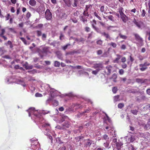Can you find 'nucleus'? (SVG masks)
<instances>
[{
    "label": "nucleus",
    "instance_id": "nucleus-34",
    "mask_svg": "<svg viewBox=\"0 0 150 150\" xmlns=\"http://www.w3.org/2000/svg\"><path fill=\"white\" fill-rule=\"evenodd\" d=\"M94 16H95L99 20H101V18L98 15V14L96 12H95L94 13Z\"/></svg>",
    "mask_w": 150,
    "mask_h": 150
},
{
    "label": "nucleus",
    "instance_id": "nucleus-48",
    "mask_svg": "<svg viewBox=\"0 0 150 150\" xmlns=\"http://www.w3.org/2000/svg\"><path fill=\"white\" fill-rule=\"evenodd\" d=\"M126 60V58L125 57H123L121 59V62L123 63H124Z\"/></svg>",
    "mask_w": 150,
    "mask_h": 150
},
{
    "label": "nucleus",
    "instance_id": "nucleus-55",
    "mask_svg": "<svg viewBox=\"0 0 150 150\" xmlns=\"http://www.w3.org/2000/svg\"><path fill=\"white\" fill-rule=\"evenodd\" d=\"M146 14V12L144 10H142V16L143 17H144L145 16Z\"/></svg>",
    "mask_w": 150,
    "mask_h": 150
},
{
    "label": "nucleus",
    "instance_id": "nucleus-41",
    "mask_svg": "<svg viewBox=\"0 0 150 150\" xmlns=\"http://www.w3.org/2000/svg\"><path fill=\"white\" fill-rule=\"evenodd\" d=\"M123 144H122L121 143H118L117 144L115 145L118 148H120L122 146Z\"/></svg>",
    "mask_w": 150,
    "mask_h": 150
},
{
    "label": "nucleus",
    "instance_id": "nucleus-40",
    "mask_svg": "<svg viewBox=\"0 0 150 150\" xmlns=\"http://www.w3.org/2000/svg\"><path fill=\"white\" fill-rule=\"evenodd\" d=\"M100 71L99 70H97L96 69L95 70L93 71L92 73L93 74H94V75H96L97 74V73L98 72Z\"/></svg>",
    "mask_w": 150,
    "mask_h": 150
},
{
    "label": "nucleus",
    "instance_id": "nucleus-28",
    "mask_svg": "<svg viewBox=\"0 0 150 150\" xmlns=\"http://www.w3.org/2000/svg\"><path fill=\"white\" fill-rule=\"evenodd\" d=\"M60 63L57 61H55L54 62V66L55 67H59L60 66Z\"/></svg>",
    "mask_w": 150,
    "mask_h": 150
},
{
    "label": "nucleus",
    "instance_id": "nucleus-46",
    "mask_svg": "<svg viewBox=\"0 0 150 150\" xmlns=\"http://www.w3.org/2000/svg\"><path fill=\"white\" fill-rule=\"evenodd\" d=\"M124 70L123 69H119V73L120 75H122L124 74Z\"/></svg>",
    "mask_w": 150,
    "mask_h": 150
},
{
    "label": "nucleus",
    "instance_id": "nucleus-4",
    "mask_svg": "<svg viewBox=\"0 0 150 150\" xmlns=\"http://www.w3.org/2000/svg\"><path fill=\"white\" fill-rule=\"evenodd\" d=\"M134 35L136 39L139 42V45L140 46L143 45V40L142 38L137 34H135Z\"/></svg>",
    "mask_w": 150,
    "mask_h": 150
},
{
    "label": "nucleus",
    "instance_id": "nucleus-50",
    "mask_svg": "<svg viewBox=\"0 0 150 150\" xmlns=\"http://www.w3.org/2000/svg\"><path fill=\"white\" fill-rule=\"evenodd\" d=\"M120 59V58L119 57H117L115 59H114L113 60V62L114 63H118V60Z\"/></svg>",
    "mask_w": 150,
    "mask_h": 150
},
{
    "label": "nucleus",
    "instance_id": "nucleus-27",
    "mask_svg": "<svg viewBox=\"0 0 150 150\" xmlns=\"http://www.w3.org/2000/svg\"><path fill=\"white\" fill-rule=\"evenodd\" d=\"M133 22H134V24H135L139 28H140L141 27V26H140V23L139 22H137L135 20H134V21Z\"/></svg>",
    "mask_w": 150,
    "mask_h": 150
},
{
    "label": "nucleus",
    "instance_id": "nucleus-24",
    "mask_svg": "<svg viewBox=\"0 0 150 150\" xmlns=\"http://www.w3.org/2000/svg\"><path fill=\"white\" fill-rule=\"evenodd\" d=\"M136 82L138 83H143L144 82V81L142 79L137 78L136 79Z\"/></svg>",
    "mask_w": 150,
    "mask_h": 150
},
{
    "label": "nucleus",
    "instance_id": "nucleus-20",
    "mask_svg": "<svg viewBox=\"0 0 150 150\" xmlns=\"http://www.w3.org/2000/svg\"><path fill=\"white\" fill-rule=\"evenodd\" d=\"M83 138L84 137L83 136H79L76 138V139L78 142L81 141H82Z\"/></svg>",
    "mask_w": 150,
    "mask_h": 150
},
{
    "label": "nucleus",
    "instance_id": "nucleus-11",
    "mask_svg": "<svg viewBox=\"0 0 150 150\" xmlns=\"http://www.w3.org/2000/svg\"><path fill=\"white\" fill-rule=\"evenodd\" d=\"M50 47H44L42 48V52L44 53H50Z\"/></svg>",
    "mask_w": 150,
    "mask_h": 150
},
{
    "label": "nucleus",
    "instance_id": "nucleus-16",
    "mask_svg": "<svg viewBox=\"0 0 150 150\" xmlns=\"http://www.w3.org/2000/svg\"><path fill=\"white\" fill-rule=\"evenodd\" d=\"M102 35L105 36L107 38L109 39L110 40H111V38L108 34L106 33L105 32H103L102 33Z\"/></svg>",
    "mask_w": 150,
    "mask_h": 150
},
{
    "label": "nucleus",
    "instance_id": "nucleus-13",
    "mask_svg": "<svg viewBox=\"0 0 150 150\" xmlns=\"http://www.w3.org/2000/svg\"><path fill=\"white\" fill-rule=\"evenodd\" d=\"M23 67L26 69H32L33 68L32 65H29L28 64H26L23 65Z\"/></svg>",
    "mask_w": 150,
    "mask_h": 150
},
{
    "label": "nucleus",
    "instance_id": "nucleus-21",
    "mask_svg": "<svg viewBox=\"0 0 150 150\" xmlns=\"http://www.w3.org/2000/svg\"><path fill=\"white\" fill-rule=\"evenodd\" d=\"M103 139H104L106 140V141H108V140L109 139V137H108V135L106 134H105L103 136Z\"/></svg>",
    "mask_w": 150,
    "mask_h": 150
},
{
    "label": "nucleus",
    "instance_id": "nucleus-15",
    "mask_svg": "<svg viewBox=\"0 0 150 150\" xmlns=\"http://www.w3.org/2000/svg\"><path fill=\"white\" fill-rule=\"evenodd\" d=\"M6 52V50L4 49V48L3 47H0V54L1 56L3 55L5 52Z\"/></svg>",
    "mask_w": 150,
    "mask_h": 150
},
{
    "label": "nucleus",
    "instance_id": "nucleus-44",
    "mask_svg": "<svg viewBox=\"0 0 150 150\" xmlns=\"http://www.w3.org/2000/svg\"><path fill=\"white\" fill-rule=\"evenodd\" d=\"M115 26H108L107 27V29L108 30H111L113 28H115Z\"/></svg>",
    "mask_w": 150,
    "mask_h": 150
},
{
    "label": "nucleus",
    "instance_id": "nucleus-54",
    "mask_svg": "<svg viewBox=\"0 0 150 150\" xmlns=\"http://www.w3.org/2000/svg\"><path fill=\"white\" fill-rule=\"evenodd\" d=\"M2 58H6L7 59H10L11 58L9 56V55H6L2 57Z\"/></svg>",
    "mask_w": 150,
    "mask_h": 150
},
{
    "label": "nucleus",
    "instance_id": "nucleus-8",
    "mask_svg": "<svg viewBox=\"0 0 150 150\" xmlns=\"http://www.w3.org/2000/svg\"><path fill=\"white\" fill-rule=\"evenodd\" d=\"M53 93H51V98H50L48 99V100H52V103L55 106H57L59 105L58 102L55 100H53V99L54 98V95H52Z\"/></svg>",
    "mask_w": 150,
    "mask_h": 150
},
{
    "label": "nucleus",
    "instance_id": "nucleus-56",
    "mask_svg": "<svg viewBox=\"0 0 150 150\" xmlns=\"http://www.w3.org/2000/svg\"><path fill=\"white\" fill-rule=\"evenodd\" d=\"M21 39L24 42L25 44H26V41L25 39L23 38H21Z\"/></svg>",
    "mask_w": 150,
    "mask_h": 150
},
{
    "label": "nucleus",
    "instance_id": "nucleus-30",
    "mask_svg": "<svg viewBox=\"0 0 150 150\" xmlns=\"http://www.w3.org/2000/svg\"><path fill=\"white\" fill-rule=\"evenodd\" d=\"M31 15L30 13L28 11L26 14V17L28 19L31 17Z\"/></svg>",
    "mask_w": 150,
    "mask_h": 150
},
{
    "label": "nucleus",
    "instance_id": "nucleus-47",
    "mask_svg": "<svg viewBox=\"0 0 150 150\" xmlns=\"http://www.w3.org/2000/svg\"><path fill=\"white\" fill-rule=\"evenodd\" d=\"M85 30L86 32H88L90 31L91 29L90 28L87 27L85 28Z\"/></svg>",
    "mask_w": 150,
    "mask_h": 150
},
{
    "label": "nucleus",
    "instance_id": "nucleus-49",
    "mask_svg": "<svg viewBox=\"0 0 150 150\" xmlns=\"http://www.w3.org/2000/svg\"><path fill=\"white\" fill-rule=\"evenodd\" d=\"M37 36L38 37L40 36L42 34V32L40 31L37 30Z\"/></svg>",
    "mask_w": 150,
    "mask_h": 150
},
{
    "label": "nucleus",
    "instance_id": "nucleus-31",
    "mask_svg": "<svg viewBox=\"0 0 150 150\" xmlns=\"http://www.w3.org/2000/svg\"><path fill=\"white\" fill-rule=\"evenodd\" d=\"M143 108L144 110L149 109L150 110V104L146 105L144 106Z\"/></svg>",
    "mask_w": 150,
    "mask_h": 150
},
{
    "label": "nucleus",
    "instance_id": "nucleus-53",
    "mask_svg": "<svg viewBox=\"0 0 150 150\" xmlns=\"http://www.w3.org/2000/svg\"><path fill=\"white\" fill-rule=\"evenodd\" d=\"M121 66L123 68L125 69L127 67V65L126 64L123 63L122 64Z\"/></svg>",
    "mask_w": 150,
    "mask_h": 150
},
{
    "label": "nucleus",
    "instance_id": "nucleus-57",
    "mask_svg": "<svg viewBox=\"0 0 150 150\" xmlns=\"http://www.w3.org/2000/svg\"><path fill=\"white\" fill-rule=\"evenodd\" d=\"M149 127V125L147 124L145 125L144 126V128L145 129H148L150 128V127Z\"/></svg>",
    "mask_w": 150,
    "mask_h": 150
},
{
    "label": "nucleus",
    "instance_id": "nucleus-2",
    "mask_svg": "<svg viewBox=\"0 0 150 150\" xmlns=\"http://www.w3.org/2000/svg\"><path fill=\"white\" fill-rule=\"evenodd\" d=\"M150 64L147 62H145L144 64L139 65L140 69L142 71H145L147 68V67Z\"/></svg>",
    "mask_w": 150,
    "mask_h": 150
},
{
    "label": "nucleus",
    "instance_id": "nucleus-38",
    "mask_svg": "<svg viewBox=\"0 0 150 150\" xmlns=\"http://www.w3.org/2000/svg\"><path fill=\"white\" fill-rule=\"evenodd\" d=\"M124 106V104L123 103H120L118 105V107L120 108H122Z\"/></svg>",
    "mask_w": 150,
    "mask_h": 150
},
{
    "label": "nucleus",
    "instance_id": "nucleus-7",
    "mask_svg": "<svg viewBox=\"0 0 150 150\" xmlns=\"http://www.w3.org/2000/svg\"><path fill=\"white\" fill-rule=\"evenodd\" d=\"M70 126L69 123L67 121H66L62 125V126L61 127L60 129H66V128H69Z\"/></svg>",
    "mask_w": 150,
    "mask_h": 150
},
{
    "label": "nucleus",
    "instance_id": "nucleus-23",
    "mask_svg": "<svg viewBox=\"0 0 150 150\" xmlns=\"http://www.w3.org/2000/svg\"><path fill=\"white\" fill-rule=\"evenodd\" d=\"M131 112L134 115H136L138 112V110L136 109L132 110H131Z\"/></svg>",
    "mask_w": 150,
    "mask_h": 150
},
{
    "label": "nucleus",
    "instance_id": "nucleus-63",
    "mask_svg": "<svg viewBox=\"0 0 150 150\" xmlns=\"http://www.w3.org/2000/svg\"><path fill=\"white\" fill-rule=\"evenodd\" d=\"M100 10L102 12H103L104 11V7L103 6H102L101 7Z\"/></svg>",
    "mask_w": 150,
    "mask_h": 150
},
{
    "label": "nucleus",
    "instance_id": "nucleus-62",
    "mask_svg": "<svg viewBox=\"0 0 150 150\" xmlns=\"http://www.w3.org/2000/svg\"><path fill=\"white\" fill-rule=\"evenodd\" d=\"M102 53V51L101 50H98L97 52V54L98 55H100Z\"/></svg>",
    "mask_w": 150,
    "mask_h": 150
},
{
    "label": "nucleus",
    "instance_id": "nucleus-60",
    "mask_svg": "<svg viewBox=\"0 0 150 150\" xmlns=\"http://www.w3.org/2000/svg\"><path fill=\"white\" fill-rule=\"evenodd\" d=\"M11 11L12 13H14L15 12L14 8L13 7H11Z\"/></svg>",
    "mask_w": 150,
    "mask_h": 150
},
{
    "label": "nucleus",
    "instance_id": "nucleus-61",
    "mask_svg": "<svg viewBox=\"0 0 150 150\" xmlns=\"http://www.w3.org/2000/svg\"><path fill=\"white\" fill-rule=\"evenodd\" d=\"M150 136V134L149 133H147L145 134L144 135V137L145 138H147L148 137H149Z\"/></svg>",
    "mask_w": 150,
    "mask_h": 150
},
{
    "label": "nucleus",
    "instance_id": "nucleus-5",
    "mask_svg": "<svg viewBox=\"0 0 150 150\" xmlns=\"http://www.w3.org/2000/svg\"><path fill=\"white\" fill-rule=\"evenodd\" d=\"M113 67L110 65H108L106 67V69L105 71V73L109 75L111 73L112 69Z\"/></svg>",
    "mask_w": 150,
    "mask_h": 150
},
{
    "label": "nucleus",
    "instance_id": "nucleus-18",
    "mask_svg": "<svg viewBox=\"0 0 150 150\" xmlns=\"http://www.w3.org/2000/svg\"><path fill=\"white\" fill-rule=\"evenodd\" d=\"M119 12L120 15L124 14L123 12L124 11L123 8L122 7H120L118 8Z\"/></svg>",
    "mask_w": 150,
    "mask_h": 150
},
{
    "label": "nucleus",
    "instance_id": "nucleus-22",
    "mask_svg": "<svg viewBox=\"0 0 150 150\" xmlns=\"http://www.w3.org/2000/svg\"><path fill=\"white\" fill-rule=\"evenodd\" d=\"M109 141H106V142L104 143L103 144L104 146H105V147L108 149L110 148V147H109Z\"/></svg>",
    "mask_w": 150,
    "mask_h": 150
},
{
    "label": "nucleus",
    "instance_id": "nucleus-1",
    "mask_svg": "<svg viewBox=\"0 0 150 150\" xmlns=\"http://www.w3.org/2000/svg\"><path fill=\"white\" fill-rule=\"evenodd\" d=\"M45 18L47 20H51L52 18V15L51 12L49 9H47L46 10L45 13Z\"/></svg>",
    "mask_w": 150,
    "mask_h": 150
},
{
    "label": "nucleus",
    "instance_id": "nucleus-43",
    "mask_svg": "<svg viewBox=\"0 0 150 150\" xmlns=\"http://www.w3.org/2000/svg\"><path fill=\"white\" fill-rule=\"evenodd\" d=\"M81 20L84 23H85L87 22V20L86 19L84 18L83 16L82 17Z\"/></svg>",
    "mask_w": 150,
    "mask_h": 150
},
{
    "label": "nucleus",
    "instance_id": "nucleus-51",
    "mask_svg": "<svg viewBox=\"0 0 150 150\" xmlns=\"http://www.w3.org/2000/svg\"><path fill=\"white\" fill-rule=\"evenodd\" d=\"M35 96L36 97H41L42 96V95L40 93H37L35 94Z\"/></svg>",
    "mask_w": 150,
    "mask_h": 150
},
{
    "label": "nucleus",
    "instance_id": "nucleus-58",
    "mask_svg": "<svg viewBox=\"0 0 150 150\" xmlns=\"http://www.w3.org/2000/svg\"><path fill=\"white\" fill-rule=\"evenodd\" d=\"M10 16V14L9 13H8L7 15V16H5L6 18V20H8L9 19V17Z\"/></svg>",
    "mask_w": 150,
    "mask_h": 150
},
{
    "label": "nucleus",
    "instance_id": "nucleus-26",
    "mask_svg": "<svg viewBox=\"0 0 150 150\" xmlns=\"http://www.w3.org/2000/svg\"><path fill=\"white\" fill-rule=\"evenodd\" d=\"M108 18L110 21L114 22V17L112 15H110L107 16Z\"/></svg>",
    "mask_w": 150,
    "mask_h": 150
},
{
    "label": "nucleus",
    "instance_id": "nucleus-52",
    "mask_svg": "<svg viewBox=\"0 0 150 150\" xmlns=\"http://www.w3.org/2000/svg\"><path fill=\"white\" fill-rule=\"evenodd\" d=\"M105 115L106 116V117L105 118V120H108L109 122H110L111 120L110 119L109 117L108 116V115L106 114H105Z\"/></svg>",
    "mask_w": 150,
    "mask_h": 150
},
{
    "label": "nucleus",
    "instance_id": "nucleus-12",
    "mask_svg": "<svg viewBox=\"0 0 150 150\" xmlns=\"http://www.w3.org/2000/svg\"><path fill=\"white\" fill-rule=\"evenodd\" d=\"M29 4L31 6H35L36 4V2L35 0H30Z\"/></svg>",
    "mask_w": 150,
    "mask_h": 150
},
{
    "label": "nucleus",
    "instance_id": "nucleus-32",
    "mask_svg": "<svg viewBox=\"0 0 150 150\" xmlns=\"http://www.w3.org/2000/svg\"><path fill=\"white\" fill-rule=\"evenodd\" d=\"M119 100V96L118 95L114 97V101L115 102L118 101Z\"/></svg>",
    "mask_w": 150,
    "mask_h": 150
},
{
    "label": "nucleus",
    "instance_id": "nucleus-33",
    "mask_svg": "<svg viewBox=\"0 0 150 150\" xmlns=\"http://www.w3.org/2000/svg\"><path fill=\"white\" fill-rule=\"evenodd\" d=\"M109 45H110L112 46L114 48H115L117 46V44H116V43L112 42L109 43Z\"/></svg>",
    "mask_w": 150,
    "mask_h": 150
},
{
    "label": "nucleus",
    "instance_id": "nucleus-59",
    "mask_svg": "<svg viewBox=\"0 0 150 150\" xmlns=\"http://www.w3.org/2000/svg\"><path fill=\"white\" fill-rule=\"evenodd\" d=\"M83 15L85 16H89L88 12L86 11H84L83 12Z\"/></svg>",
    "mask_w": 150,
    "mask_h": 150
},
{
    "label": "nucleus",
    "instance_id": "nucleus-6",
    "mask_svg": "<svg viewBox=\"0 0 150 150\" xmlns=\"http://www.w3.org/2000/svg\"><path fill=\"white\" fill-rule=\"evenodd\" d=\"M105 129H109L108 130V133L110 134V135H113V134L115 135V131L114 130V128L113 127L107 126L105 127Z\"/></svg>",
    "mask_w": 150,
    "mask_h": 150
},
{
    "label": "nucleus",
    "instance_id": "nucleus-42",
    "mask_svg": "<svg viewBox=\"0 0 150 150\" xmlns=\"http://www.w3.org/2000/svg\"><path fill=\"white\" fill-rule=\"evenodd\" d=\"M1 33L0 34V36L4 35L5 32V30L4 29H2L1 30Z\"/></svg>",
    "mask_w": 150,
    "mask_h": 150
},
{
    "label": "nucleus",
    "instance_id": "nucleus-39",
    "mask_svg": "<svg viewBox=\"0 0 150 150\" xmlns=\"http://www.w3.org/2000/svg\"><path fill=\"white\" fill-rule=\"evenodd\" d=\"M112 143H113V144L115 145L116 144H117L118 143V142L117 141V139L114 138L113 139Z\"/></svg>",
    "mask_w": 150,
    "mask_h": 150
},
{
    "label": "nucleus",
    "instance_id": "nucleus-10",
    "mask_svg": "<svg viewBox=\"0 0 150 150\" xmlns=\"http://www.w3.org/2000/svg\"><path fill=\"white\" fill-rule=\"evenodd\" d=\"M120 16L122 21L125 23H126L128 20L127 16L125 14H122L120 15Z\"/></svg>",
    "mask_w": 150,
    "mask_h": 150
},
{
    "label": "nucleus",
    "instance_id": "nucleus-36",
    "mask_svg": "<svg viewBox=\"0 0 150 150\" xmlns=\"http://www.w3.org/2000/svg\"><path fill=\"white\" fill-rule=\"evenodd\" d=\"M117 91V88L116 87H114L112 88V91L113 93H116Z\"/></svg>",
    "mask_w": 150,
    "mask_h": 150
},
{
    "label": "nucleus",
    "instance_id": "nucleus-19",
    "mask_svg": "<svg viewBox=\"0 0 150 150\" xmlns=\"http://www.w3.org/2000/svg\"><path fill=\"white\" fill-rule=\"evenodd\" d=\"M34 109V108H30L28 110H27V111L28 112V115L29 117H30L31 116V114L33 112L32 111Z\"/></svg>",
    "mask_w": 150,
    "mask_h": 150
},
{
    "label": "nucleus",
    "instance_id": "nucleus-45",
    "mask_svg": "<svg viewBox=\"0 0 150 150\" xmlns=\"http://www.w3.org/2000/svg\"><path fill=\"white\" fill-rule=\"evenodd\" d=\"M96 43L98 45H101L103 43V41L101 40H99L97 41Z\"/></svg>",
    "mask_w": 150,
    "mask_h": 150
},
{
    "label": "nucleus",
    "instance_id": "nucleus-14",
    "mask_svg": "<svg viewBox=\"0 0 150 150\" xmlns=\"http://www.w3.org/2000/svg\"><path fill=\"white\" fill-rule=\"evenodd\" d=\"M65 4L69 7L71 6V2L70 0H63Z\"/></svg>",
    "mask_w": 150,
    "mask_h": 150
},
{
    "label": "nucleus",
    "instance_id": "nucleus-3",
    "mask_svg": "<svg viewBox=\"0 0 150 150\" xmlns=\"http://www.w3.org/2000/svg\"><path fill=\"white\" fill-rule=\"evenodd\" d=\"M103 67V64L100 63L95 64L93 66V68L97 70H99V71L102 69Z\"/></svg>",
    "mask_w": 150,
    "mask_h": 150
},
{
    "label": "nucleus",
    "instance_id": "nucleus-9",
    "mask_svg": "<svg viewBox=\"0 0 150 150\" xmlns=\"http://www.w3.org/2000/svg\"><path fill=\"white\" fill-rule=\"evenodd\" d=\"M85 145L86 146H90L91 145L94 146V144L93 141L88 139L86 142Z\"/></svg>",
    "mask_w": 150,
    "mask_h": 150
},
{
    "label": "nucleus",
    "instance_id": "nucleus-37",
    "mask_svg": "<svg viewBox=\"0 0 150 150\" xmlns=\"http://www.w3.org/2000/svg\"><path fill=\"white\" fill-rule=\"evenodd\" d=\"M70 45L69 44H68L62 47V48L63 50H65L67 48V47Z\"/></svg>",
    "mask_w": 150,
    "mask_h": 150
},
{
    "label": "nucleus",
    "instance_id": "nucleus-35",
    "mask_svg": "<svg viewBox=\"0 0 150 150\" xmlns=\"http://www.w3.org/2000/svg\"><path fill=\"white\" fill-rule=\"evenodd\" d=\"M7 44L10 45V47L11 48H12L13 47V45L12 44V42L11 41L8 40L7 42Z\"/></svg>",
    "mask_w": 150,
    "mask_h": 150
},
{
    "label": "nucleus",
    "instance_id": "nucleus-25",
    "mask_svg": "<svg viewBox=\"0 0 150 150\" xmlns=\"http://www.w3.org/2000/svg\"><path fill=\"white\" fill-rule=\"evenodd\" d=\"M130 141L131 142H133L135 140V136L134 135H132L131 136L130 138H129Z\"/></svg>",
    "mask_w": 150,
    "mask_h": 150
},
{
    "label": "nucleus",
    "instance_id": "nucleus-64",
    "mask_svg": "<svg viewBox=\"0 0 150 150\" xmlns=\"http://www.w3.org/2000/svg\"><path fill=\"white\" fill-rule=\"evenodd\" d=\"M121 48L122 50H125L126 48V46L125 45H122L121 46Z\"/></svg>",
    "mask_w": 150,
    "mask_h": 150
},
{
    "label": "nucleus",
    "instance_id": "nucleus-29",
    "mask_svg": "<svg viewBox=\"0 0 150 150\" xmlns=\"http://www.w3.org/2000/svg\"><path fill=\"white\" fill-rule=\"evenodd\" d=\"M119 35L120 36V37L124 39H126L127 38V37L125 35H122L121 33H120L119 34Z\"/></svg>",
    "mask_w": 150,
    "mask_h": 150
},
{
    "label": "nucleus",
    "instance_id": "nucleus-17",
    "mask_svg": "<svg viewBox=\"0 0 150 150\" xmlns=\"http://www.w3.org/2000/svg\"><path fill=\"white\" fill-rule=\"evenodd\" d=\"M91 25L93 28L95 30H96V32H97L98 33H99L100 32V30L98 28L96 27L94 25V24L92 23Z\"/></svg>",
    "mask_w": 150,
    "mask_h": 150
}]
</instances>
